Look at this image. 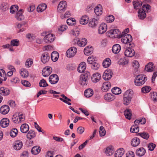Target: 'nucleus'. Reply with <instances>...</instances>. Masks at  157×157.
<instances>
[{"label": "nucleus", "instance_id": "864d4df0", "mask_svg": "<svg viewBox=\"0 0 157 157\" xmlns=\"http://www.w3.org/2000/svg\"><path fill=\"white\" fill-rule=\"evenodd\" d=\"M33 63V59L29 58L27 60L25 63V65L27 67H29L32 65Z\"/></svg>", "mask_w": 157, "mask_h": 157}, {"label": "nucleus", "instance_id": "c03bdc74", "mask_svg": "<svg viewBox=\"0 0 157 157\" xmlns=\"http://www.w3.org/2000/svg\"><path fill=\"white\" fill-rule=\"evenodd\" d=\"M80 75V78H86L90 77V73L88 71L82 72Z\"/></svg>", "mask_w": 157, "mask_h": 157}, {"label": "nucleus", "instance_id": "de8ad7c7", "mask_svg": "<svg viewBox=\"0 0 157 157\" xmlns=\"http://www.w3.org/2000/svg\"><path fill=\"white\" fill-rule=\"evenodd\" d=\"M18 130L16 128H13L12 129L10 132V136L14 137H15L17 134Z\"/></svg>", "mask_w": 157, "mask_h": 157}, {"label": "nucleus", "instance_id": "f3484780", "mask_svg": "<svg viewBox=\"0 0 157 157\" xmlns=\"http://www.w3.org/2000/svg\"><path fill=\"white\" fill-rule=\"evenodd\" d=\"M10 93V90L6 88L1 87L0 88V94L3 96H6Z\"/></svg>", "mask_w": 157, "mask_h": 157}, {"label": "nucleus", "instance_id": "2eb2a0df", "mask_svg": "<svg viewBox=\"0 0 157 157\" xmlns=\"http://www.w3.org/2000/svg\"><path fill=\"white\" fill-rule=\"evenodd\" d=\"M86 65L85 62H82L79 64L78 68V71L80 73L83 72L86 69Z\"/></svg>", "mask_w": 157, "mask_h": 157}, {"label": "nucleus", "instance_id": "09e8293b", "mask_svg": "<svg viewBox=\"0 0 157 157\" xmlns=\"http://www.w3.org/2000/svg\"><path fill=\"white\" fill-rule=\"evenodd\" d=\"M39 84L40 87H45L48 86L46 81L44 79H41L39 82Z\"/></svg>", "mask_w": 157, "mask_h": 157}, {"label": "nucleus", "instance_id": "f704fd0d", "mask_svg": "<svg viewBox=\"0 0 157 157\" xmlns=\"http://www.w3.org/2000/svg\"><path fill=\"white\" fill-rule=\"evenodd\" d=\"M47 7V5L44 3L42 4L39 5L36 9L37 11L39 12H42Z\"/></svg>", "mask_w": 157, "mask_h": 157}, {"label": "nucleus", "instance_id": "4be33fe9", "mask_svg": "<svg viewBox=\"0 0 157 157\" xmlns=\"http://www.w3.org/2000/svg\"><path fill=\"white\" fill-rule=\"evenodd\" d=\"M115 98L114 95L111 93H108L105 95V99L108 101H111L113 100Z\"/></svg>", "mask_w": 157, "mask_h": 157}, {"label": "nucleus", "instance_id": "7ed1b4c3", "mask_svg": "<svg viewBox=\"0 0 157 157\" xmlns=\"http://www.w3.org/2000/svg\"><path fill=\"white\" fill-rule=\"evenodd\" d=\"M67 7V2L65 1L60 2L57 7V11L60 13H62L65 11Z\"/></svg>", "mask_w": 157, "mask_h": 157}, {"label": "nucleus", "instance_id": "a878e982", "mask_svg": "<svg viewBox=\"0 0 157 157\" xmlns=\"http://www.w3.org/2000/svg\"><path fill=\"white\" fill-rule=\"evenodd\" d=\"M140 139L136 137L133 138L131 141L132 145L133 147L138 146L140 143Z\"/></svg>", "mask_w": 157, "mask_h": 157}, {"label": "nucleus", "instance_id": "6ab92c4d", "mask_svg": "<svg viewBox=\"0 0 157 157\" xmlns=\"http://www.w3.org/2000/svg\"><path fill=\"white\" fill-rule=\"evenodd\" d=\"M102 6L100 5L96 6L94 9V12L97 16H99L102 13Z\"/></svg>", "mask_w": 157, "mask_h": 157}, {"label": "nucleus", "instance_id": "f03ea898", "mask_svg": "<svg viewBox=\"0 0 157 157\" xmlns=\"http://www.w3.org/2000/svg\"><path fill=\"white\" fill-rule=\"evenodd\" d=\"M121 39L122 42L127 45V47L128 46L130 47H133L135 45L133 43H131L132 40V36L130 34H127L122 36Z\"/></svg>", "mask_w": 157, "mask_h": 157}, {"label": "nucleus", "instance_id": "052dcab7", "mask_svg": "<svg viewBox=\"0 0 157 157\" xmlns=\"http://www.w3.org/2000/svg\"><path fill=\"white\" fill-rule=\"evenodd\" d=\"M18 115L17 118H18L19 123H20L21 121H23L25 120V117L23 114H20V113H18Z\"/></svg>", "mask_w": 157, "mask_h": 157}, {"label": "nucleus", "instance_id": "6e6552de", "mask_svg": "<svg viewBox=\"0 0 157 157\" xmlns=\"http://www.w3.org/2000/svg\"><path fill=\"white\" fill-rule=\"evenodd\" d=\"M55 38V36L53 34H49L44 37V40L46 43H50L54 41Z\"/></svg>", "mask_w": 157, "mask_h": 157}, {"label": "nucleus", "instance_id": "412c9836", "mask_svg": "<svg viewBox=\"0 0 157 157\" xmlns=\"http://www.w3.org/2000/svg\"><path fill=\"white\" fill-rule=\"evenodd\" d=\"M121 49V47L119 44H116L113 45L112 47V51L114 53L117 54Z\"/></svg>", "mask_w": 157, "mask_h": 157}, {"label": "nucleus", "instance_id": "680f3d73", "mask_svg": "<svg viewBox=\"0 0 157 157\" xmlns=\"http://www.w3.org/2000/svg\"><path fill=\"white\" fill-rule=\"evenodd\" d=\"M114 20V17L112 15H109L106 17V20L108 22H112Z\"/></svg>", "mask_w": 157, "mask_h": 157}, {"label": "nucleus", "instance_id": "7c9ffc66", "mask_svg": "<svg viewBox=\"0 0 157 157\" xmlns=\"http://www.w3.org/2000/svg\"><path fill=\"white\" fill-rule=\"evenodd\" d=\"M89 17L87 16L84 15L80 19L79 21L81 24L85 25L87 24L88 22Z\"/></svg>", "mask_w": 157, "mask_h": 157}, {"label": "nucleus", "instance_id": "20e7f679", "mask_svg": "<svg viewBox=\"0 0 157 157\" xmlns=\"http://www.w3.org/2000/svg\"><path fill=\"white\" fill-rule=\"evenodd\" d=\"M77 49L75 47H71L68 49L66 52V55L68 57H71L74 56L77 52Z\"/></svg>", "mask_w": 157, "mask_h": 157}, {"label": "nucleus", "instance_id": "4468645a", "mask_svg": "<svg viewBox=\"0 0 157 157\" xmlns=\"http://www.w3.org/2000/svg\"><path fill=\"white\" fill-rule=\"evenodd\" d=\"M9 120L7 118H4L2 119L0 122L1 126L2 128L7 127L9 124Z\"/></svg>", "mask_w": 157, "mask_h": 157}, {"label": "nucleus", "instance_id": "393cba45", "mask_svg": "<svg viewBox=\"0 0 157 157\" xmlns=\"http://www.w3.org/2000/svg\"><path fill=\"white\" fill-rule=\"evenodd\" d=\"M29 126L26 124H24L20 127L21 131L23 133H27L29 131Z\"/></svg>", "mask_w": 157, "mask_h": 157}, {"label": "nucleus", "instance_id": "bf43d9fd", "mask_svg": "<svg viewBox=\"0 0 157 157\" xmlns=\"http://www.w3.org/2000/svg\"><path fill=\"white\" fill-rule=\"evenodd\" d=\"M10 69H11V71H8L7 74H6V76H7L8 77H10L11 76H12L13 74V72L15 70V68L13 67L12 66H10V67H9Z\"/></svg>", "mask_w": 157, "mask_h": 157}, {"label": "nucleus", "instance_id": "5fc2aeb1", "mask_svg": "<svg viewBox=\"0 0 157 157\" xmlns=\"http://www.w3.org/2000/svg\"><path fill=\"white\" fill-rule=\"evenodd\" d=\"M10 43L11 46H17L19 45V41L17 39H13L11 41Z\"/></svg>", "mask_w": 157, "mask_h": 157}, {"label": "nucleus", "instance_id": "f8f14e48", "mask_svg": "<svg viewBox=\"0 0 157 157\" xmlns=\"http://www.w3.org/2000/svg\"><path fill=\"white\" fill-rule=\"evenodd\" d=\"M23 143L21 140L16 141L13 146L14 149L16 150H20L22 147Z\"/></svg>", "mask_w": 157, "mask_h": 157}, {"label": "nucleus", "instance_id": "bb28decb", "mask_svg": "<svg viewBox=\"0 0 157 157\" xmlns=\"http://www.w3.org/2000/svg\"><path fill=\"white\" fill-rule=\"evenodd\" d=\"M59 57V54L56 51H53L51 55V59L53 62H56L57 60Z\"/></svg>", "mask_w": 157, "mask_h": 157}, {"label": "nucleus", "instance_id": "ea45409f", "mask_svg": "<svg viewBox=\"0 0 157 157\" xmlns=\"http://www.w3.org/2000/svg\"><path fill=\"white\" fill-rule=\"evenodd\" d=\"M133 77H135V78H146V76L144 75H137L136 72H134L132 74Z\"/></svg>", "mask_w": 157, "mask_h": 157}, {"label": "nucleus", "instance_id": "c9c22d12", "mask_svg": "<svg viewBox=\"0 0 157 157\" xmlns=\"http://www.w3.org/2000/svg\"><path fill=\"white\" fill-rule=\"evenodd\" d=\"M124 151L123 148H120L117 150L114 154L115 157H121L124 154Z\"/></svg>", "mask_w": 157, "mask_h": 157}, {"label": "nucleus", "instance_id": "a211bd4d", "mask_svg": "<svg viewBox=\"0 0 157 157\" xmlns=\"http://www.w3.org/2000/svg\"><path fill=\"white\" fill-rule=\"evenodd\" d=\"M133 5L134 9L135 10L140 9L142 5V2L139 1H133L132 2Z\"/></svg>", "mask_w": 157, "mask_h": 157}, {"label": "nucleus", "instance_id": "4d7b16f0", "mask_svg": "<svg viewBox=\"0 0 157 157\" xmlns=\"http://www.w3.org/2000/svg\"><path fill=\"white\" fill-rule=\"evenodd\" d=\"M71 16V13L69 11H66L64 14H62L61 15V19H63L65 18H68Z\"/></svg>", "mask_w": 157, "mask_h": 157}, {"label": "nucleus", "instance_id": "a18cd8bd", "mask_svg": "<svg viewBox=\"0 0 157 157\" xmlns=\"http://www.w3.org/2000/svg\"><path fill=\"white\" fill-rule=\"evenodd\" d=\"M146 120L144 118H142L141 119L136 120L134 122L135 124H144L145 123Z\"/></svg>", "mask_w": 157, "mask_h": 157}, {"label": "nucleus", "instance_id": "e433bc0d", "mask_svg": "<svg viewBox=\"0 0 157 157\" xmlns=\"http://www.w3.org/2000/svg\"><path fill=\"white\" fill-rule=\"evenodd\" d=\"M20 74L23 78H26L29 75L28 71L24 68L21 69L20 71Z\"/></svg>", "mask_w": 157, "mask_h": 157}, {"label": "nucleus", "instance_id": "13d9d810", "mask_svg": "<svg viewBox=\"0 0 157 157\" xmlns=\"http://www.w3.org/2000/svg\"><path fill=\"white\" fill-rule=\"evenodd\" d=\"M151 89V87L148 86H146L145 87H143L142 88V91L143 93H147L149 92Z\"/></svg>", "mask_w": 157, "mask_h": 157}, {"label": "nucleus", "instance_id": "9d476101", "mask_svg": "<svg viewBox=\"0 0 157 157\" xmlns=\"http://www.w3.org/2000/svg\"><path fill=\"white\" fill-rule=\"evenodd\" d=\"M111 86V84L109 82H105L103 83L101 90L104 92H106L110 89Z\"/></svg>", "mask_w": 157, "mask_h": 157}, {"label": "nucleus", "instance_id": "3c124183", "mask_svg": "<svg viewBox=\"0 0 157 157\" xmlns=\"http://www.w3.org/2000/svg\"><path fill=\"white\" fill-rule=\"evenodd\" d=\"M113 152V150L109 147H107L105 151V153L107 156L112 155Z\"/></svg>", "mask_w": 157, "mask_h": 157}, {"label": "nucleus", "instance_id": "5701e85b", "mask_svg": "<svg viewBox=\"0 0 157 157\" xmlns=\"http://www.w3.org/2000/svg\"><path fill=\"white\" fill-rule=\"evenodd\" d=\"M31 151L33 154L36 155L40 152V148L38 146H35L32 147Z\"/></svg>", "mask_w": 157, "mask_h": 157}, {"label": "nucleus", "instance_id": "72a5a7b5", "mask_svg": "<svg viewBox=\"0 0 157 157\" xmlns=\"http://www.w3.org/2000/svg\"><path fill=\"white\" fill-rule=\"evenodd\" d=\"M94 92L91 89H88L85 90L84 92V95L87 98H89L93 95Z\"/></svg>", "mask_w": 157, "mask_h": 157}, {"label": "nucleus", "instance_id": "f257e3e1", "mask_svg": "<svg viewBox=\"0 0 157 157\" xmlns=\"http://www.w3.org/2000/svg\"><path fill=\"white\" fill-rule=\"evenodd\" d=\"M133 92L131 89L126 91L123 94V104L126 105H128L131 102Z\"/></svg>", "mask_w": 157, "mask_h": 157}, {"label": "nucleus", "instance_id": "603ef678", "mask_svg": "<svg viewBox=\"0 0 157 157\" xmlns=\"http://www.w3.org/2000/svg\"><path fill=\"white\" fill-rule=\"evenodd\" d=\"M90 64L91 65V67L93 70H98L100 67V64L95 62H94L92 63V64Z\"/></svg>", "mask_w": 157, "mask_h": 157}, {"label": "nucleus", "instance_id": "c756f323", "mask_svg": "<svg viewBox=\"0 0 157 157\" xmlns=\"http://www.w3.org/2000/svg\"><path fill=\"white\" fill-rule=\"evenodd\" d=\"M87 43V40L85 38H82L81 40H78L77 42L78 45L80 47H84Z\"/></svg>", "mask_w": 157, "mask_h": 157}, {"label": "nucleus", "instance_id": "49530a36", "mask_svg": "<svg viewBox=\"0 0 157 157\" xmlns=\"http://www.w3.org/2000/svg\"><path fill=\"white\" fill-rule=\"evenodd\" d=\"M138 135L140 136L146 140H147L149 137V135L148 134L144 132L142 133H138Z\"/></svg>", "mask_w": 157, "mask_h": 157}, {"label": "nucleus", "instance_id": "b1692460", "mask_svg": "<svg viewBox=\"0 0 157 157\" xmlns=\"http://www.w3.org/2000/svg\"><path fill=\"white\" fill-rule=\"evenodd\" d=\"M147 79H134L135 85L140 86L144 84Z\"/></svg>", "mask_w": 157, "mask_h": 157}, {"label": "nucleus", "instance_id": "e2e57ef3", "mask_svg": "<svg viewBox=\"0 0 157 157\" xmlns=\"http://www.w3.org/2000/svg\"><path fill=\"white\" fill-rule=\"evenodd\" d=\"M45 71L46 70H45L43 69L42 71V74L43 76L44 77H46L48 76L52 71H51L49 70V72H48V71Z\"/></svg>", "mask_w": 157, "mask_h": 157}, {"label": "nucleus", "instance_id": "c85d7f7f", "mask_svg": "<svg viewBox=\"0 0 157 157\" xmlns=\"http://www.w3.org/2000/svg\"><path fill=\"white\" fill-rule=\"evenodd\" d=\"M153 63L151 62H149L147 65L145 66L144 70L148 72H151L153 71Z\"/></svg>", "mask_w": 157, "mask_h": 157}, {"label": "nucleus", "instance_id": "423d86ee", "mask_svg": "<svg viewBox=\"0 0 157 157\" xmlns=\"http://www.w3.org/2000/svg\"><path fill=\"white\" fill-rule=\"evenodd\" d=\"M128 48L124 52V55L128 57H132L135 55V51L134 49L131 48L132 47L128 46Z\"/></svg>", "mask_w": 157, "mask_h": 157}, {"label": "nucleus", "instance_id": "338daca9", "mask_svg": "<svg viewBox=\"0 0 157 157\" xmlns=\"http://www.w3.org/2000/svg\"><path fill=\"white\" fill-rule=\"evenodd\" d=\"M84 127L80 126L77 129V133L80 134H82L84 131Z\"/></svg>", "mask_w": 157, "mask_h": 157}, {"label": "nucleus", "instance_id": "9b49d317", "mask_svg": "<svg viewBox=\"0 0 157 157\" xmlns=\"http://www.w3.org/2000/svg\"><path fill=\"white\" fill-rule=\"evenodd\" d=\"M138 13V17L140 20H143L146 17V14L143 9H140Z\"/></svg>", "mask_w": 157, "mask_h": 157}, {"label": "nucleus", "instance_id": "cd10ccee", "mask_svg": "<svg viewBox=\"0 0 157 157\" xmlns=\"http://www.w3.org/2000/svg\"><path fill=\"white\" fill-rule=\"evenodd\" d=\"M16 18L19 21L23 20L24 19V16L22 15V10H20L16 14Z\"/></svg>", "mask_w": 157, "mask_h": 157}, {"label": "nucleus", "instance_id": "aec40b11", "mask_svg": "<svg viewBox=\"0 0 157 157\" xmlns=\"http://www.w3.org/2000/svg\"><path fill=\"white\" fill-rule=\"evenodd\" d=\"M93 48L92 47L90 46L86 47L84 49V53L86 56H89L93 53Z\"/></svg>", "mask_w": 157, "mask_h": 157}, {"label": "nucleus", "instance_id": "0e129e2a", "mask_svg": "<svg viewBox=\"0 0 157 157\" xmlns=\"http://www.w3.org/2000/svg\"><path fill=\"white\" fill-rule=\"evenodd\" d=\"M155 147V144L152 143H151L148 144V149L151 151H153Z\"/></svg>", "mask_w": 157, "mask_h": 157}, {"label": "nucleus", "instance_id": "473e14b6", "mask_svg": "<svg viewBox=\"0 0 157 157\" xmlns=\"http://www.w3.org/2000/svg\"><path fill=\"white\" fill-rule=\"evenodd\" d=\"M111 64V60L109 58H107L104 60L102 63V65L104 67L107 68Z\"/></svg>", "mask_w": 157, "mask_h": 157}, {"label": "nucleus", "instance_id": "6e6d98bb", "mask_svg": "<svg viewBox=\"0 0 157 157\" xmlns=\"http://www.w3.org/2000/svg\"><path fill=\"white\" fill-rule=\"evenodd\" d=\"M10 12L12 13L17 11L18 9V7L17 6L13 5L11 6L10 8Z\"/></svg>", "mask_w": 157, "mask_h": 157}, {"label": "nucleus", "instance_id": "dca6fc26", "mask_svg": "<svg viewBox=\"0 0 157 157\" xmlns=\"http://www.w3.org/2000/svg\"><path fill=\"white\" fill-rule=\"evenodd\" d=\"M146 150L143 147H140L136 150V155L139 156H142L146 153Z\"/></svg>", "mask_w": 157, "mask_h": 157}, {"label": "nucleus", "instance_id": "8fccbe9b", "mask_svg": "<svg viewBox=\"0 0 157 157\" xmlns=\"http://www.w3.org/2000/svg\"><path fill=\"white\" fill-rule=\"evenodd\" d=\"M99 133L100 136H104L106 134V131L102 126H101L100 127Z\"/></svg>", "mask_w": 157, "mask_h": 157}, {"label": "nucleus", "instance_id": "4c0bfd02", "mask_svg": "<svg viewBox=\"0 0 157 157\" xmlns=\"http://www.w3.org/2000/svg\"><path fill=\"white\" fill-rule=\"evenodd\" d=\"M98 23L97 20L95 18H93L90 22L89 23V27L93 28L96 27Z\"/></svg>", "mask_w": 157, "mask_h": 157}, {"label": "nucleus", "instance_id": "58836bf2", "mask_svg": "<svg viewBox=\"0 0 157 157\" xmlns=\"http://www.w3.org/2000/svg\"><path fill=\"white\" fill-rule=\"evenodd\" d=\"M124 114L126 118L129 120L131 119L132 114L130 109H126L124 111Z\"/></svg>", "mask_w": 157, "mask_h": 157}, {"label": "nucleus", "instance_id": "2f4dec72", "mask_svg": "<svg viewBox=\"0 0 157 157\" xmlns=\"http://www.w3.org/2000/svg\"><path fill=\"white\" fill-rule=\"evenodd\" d=\"M113 73L111 71H105L103 75V78H111Z\"/></svg>", "mask_w": 157, "mask_h": 157}, {"label": "nucleus", "instance_id": "0eeeda50", "mask_svg": "<svg viewBox=\"0 0 157 157\" xmlns=\"http://www.w3.org/2000/svg\"><path fill=\"white\" fill-rule=\"evenodd\" d=\"M50 59L49 54L47 52H45L42 54L41 60L43 63H46L49 61Z\"/></svg>", "mask_w": 157, "mask_h": 157}, {"label": "nucleus", "instance_id": "39448f33", "mask_svg": "<svg viewBox=\"0 0 157 157\" xmlns=\"http://www.w3.org/2000/svg\"><path fill=\"white\" fill-rule=\"evenodd\" d=\"M109 34L110 35H114L115 38L121 37L122 35H121V33L119 30L117 29H112L109 31Z\"/></svg>", "mask_w": 157, "mask_h": 157}, {"label": "nucleus", "instance_id": "ddd939ff", "mask_svg": "<svg viewBox=\"0 0 157 157\" xmlns=\"http://www.w3.org/2000/svg\"><path fill=\"white\" fill-rule=\"evenodd\" d=\"M10 110L9 106L6 105L2 106L0 109V112L3 114H7Z\"/></svg>", "mask_w": 157, "mask_h": 157}, {"label": "nucleus", "instance_id": "774afa93", "mask_svg": "<svg viewBox=\"0 0 157 157\" xmlns=\"http://www.w3.org/2000/svg\"><path fill=\"white\" fill-rule=\"evenodd\" d=\"M151 98L155 101H157V93L156 92L151 93Z\"/></svg>", "mask_w": 157, "mask_h": 157}, {"label": "nucleus", "instance_id": "1a4fd4ad", "mask_svg": "<svg viewBox=\"0 0 157 157\" xmlns=\"http://www.w3.org/2000/svg\"><path fill=\"white\" fill-rule=\"evenodd\" d=\"M107 29V25L105 23H102L99 27L98 33L99 34H102L106 31Z\"/></svg>", "mask_w": 157, "mask_h": 157}, {"label": "nucleus", "instance_id": "69168bd1", "mask_svg": "<svg viewBox=\"0 0 157 157\" xmlns=\"http://www.w3.org/2000/svg\"><path fill=\"white\" fill-rule=\"evenodd\" d=\"M21 82L22 84L24 86L26 87H29L31 86L30 83L26 80H22Z\"/></svg>", "mask_w": 157, "mask_h": 157}, {"label": "nucleus", "instance_id": "a19ab883", "mask_svg": "<svg viewBox=\"0 0 157 157\" xmlns=\"http://www.w3.org/2000/svg\"><path fill=\"white\" fill-rule=\"evenodd\" d=\"M139 126L136 124H135L132 126L130 129V131L131 132L137 133L139 131Z\"/></svg>", "mask_w": 157, "mask_h": 157}, {"label": "nucleus", "instance_id": "79ce46f5", "mask_svg": "<svg viewBox=\"0 0 157 157\" xmlns=\"http://www.w3.org/2000/svg\"><path fill=\"white\" fill-rule=\"evenodd\" d=\"M35 136V132L32 130H30L27 134V138L29 140L34 138Z\"/></svg>", "mask_w": 157, "mask_h": 157}, {"label": "nucleus", "instance_id": "37998d69", "mask_svg": "<svg viewBox=\"0 0 157 157\" xmlns=\"http://www.w3.org/2000/svg\"><path fill=\"white\" fill-rule=\"evenodd\" d=\"M112 92L114 94L118 95L121 93V90L119 88L115 87L112 89Z\"/></svg>", "mask_w": 157, "mask_h": 157}]
</instances>
